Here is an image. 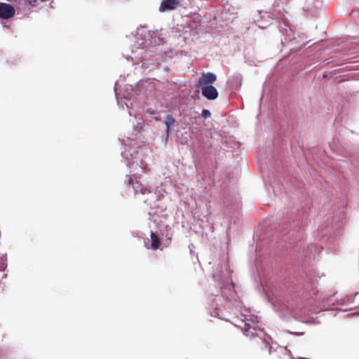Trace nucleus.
Listing matches in <instances>:
<instances>
[{
    "instance_id": "f257e3e1",
    "label": "nucleus",
    "mask_w": 359,
    "mask_h": 359,
    "mask_svg": "<svg viewBox=\"0 0 359 359\" xmlns=\"http://www.w3.org/2000/svg\"><path fill=\"white\" fill-rule=\"evenodd\" d=\"M252 320L245 317L244 320H241V323L236 324L243 330L247 337H255L252 341V347L256 357L259 359H264L271 354V346L264 338L258 336L256 325H252Z\"/></svg>"
},
{
    "instance_id": "f03ea898",
    "label": "nucleus",
    "mask_w": 359,
    "mask_h": 359,
    "mask_svg": "<svg viewBox=\"0 0 359 359\" xmlns=\"http://www.w3.org/2000/svg\"><path fill=\"white\" fill-rule=\"evenodd\" d=\"M217 80V76L212 72L204 73L199 78L196 87L201 88L211 86Z\"/></svg>"
},
{
    "instance_id": "7ed1b4c3",
    "label": "nucleus",
    "mask_w": 359,
    "mask_h": 359,
    "mask_svg": "<svg viewBox=\"0 0 359 359\" xmlns=\"http://www.w3.org/2000/svg\"><path fill=\"white\" fill-rule=\"evenodd\" d=\"M15 9L13 6L6 3H0V18L10 19L15 15Z\"/></svg>"
},
{
    "instance_id": "20e7f679",
    "label": "nucleus",
    "mask_w": 359,
    "mask_h": 359,
    "mask_svg": "<svg viewBox=\"0 0 359 359\" xmlns=\"http://www.w3.org/2000/svg\"><path fill=\"white\" fill-rule=\"evenodd\" d=\"M202 95L209 100H214L218 97V92L212 85L201 87Z\"/></svg>"
},
{
    "instance_id": "39448f33",
    "label": "nucleus",
    "mask_w": 359,
    "mask_h": 359,
    "mask_svg": "<svg viewBox=\"0 0 359 359\" xmlns=\"http://www.w3.org/2000/svg\"><path fill=\"white\" fill-rule=\"evenodd\" d=\"M179 3V0H163L161 4L159 11L161 12H164L166 11L174 10L178 6Z\"/></svg>"
},
{
    "instance_id": "423d86ee",
    "label": "nucleus",
    "mask_w": 359,
    "mask_h": 359,
    "mask_svg": "<svg viewBox=\"0 0 359 359\" xmlns=\"http://www.w3.org/2000/svg\"><path fill=\"white\" fill-rule=\"evenodd\" d=\"M150 237H151V249H152L153 250H157L158 249L162 250V248H161V241H160L158 236L157 234H156L155 233L151 232Z\"/></svg>"
},
{
    "instance_id": "0eeeda50",
    "label": "nucleus",
    "mask_w": 359,
    "mask_h": 359,
    "mask_svg": "<svg viewBox=\"0 0 359 359\" xmlns=\"http://www.w3.org/2000/svg\"><path fill=\"white\" fill-rule=\"evenodd\" d=\"M175 119L172 117V115L168 114L165 117V123L166 125V132L168 134L170 130V128L175 124Z\"/></svg>"
},
{
    "instance_id": "6e6552de",
    "label": "nucleus",
    "mask_w": 359,
    "mask_h": 359,
    "mask_svg": "<svg viewBox=\"0 0 359 359\" xmlns=\"http://www.w3.org/2000/svg\"><path fill=\"white\" fill-rule=\"evenodd\" d=\"M140 192L142 194L144 195V194H149V193H151V189H149V188H148V187H142V188L140 189Z\"/></svg>"
},
{
    "instance_id": "1a4fd4ad",
    "label": "nucleus",
    "mask_w": 359,
    "mask_h": 359,
    "mask_svg": "<svg viewBox=\"0 0 359 359\" xmlns=\"http://www.w3.org/2000/svg\"><path fill=\"white\" fill-rule=\"evenodd\" d=\"M201 115L203 118H207L210 116L211 113L208 109H203L202 111Z\"/></svg>"
},
{
    "instance_id": "9d476101",
    "label": "nucleus",
    "mask_w": 359,
    "mask_h": 359,
    "mask_svg": "<svg viewBox=\"0 0 359 359\" xmlns=\"http://www.w3.org/2000/svg\"><path fill=\"white\" fill-rule=\"evenodd\" d=\"M126 178H127V181H128V184L130 185V184H133V179H132L130 175H127Z\"/></svg>"
},
{
    "instance_id": "9b49d317",
    "label": "nucleus",
    "mask_w": 359,
    "mask_h": 359,
    "mask_svg": "<svg viewBox=\"0 0 359 359\" xmlns=\"http://www.w3.org/2000/svg\"><path fill=\"white\" fill-rule=\"evenodd\" d=\"M133 189H134L135 194H137V190L136 187H135V185H133Z\"/></svg>"
},
{
    "instance_id": "f8f14e48",
    "label": "nucleus",
    "mask_w": 359,
    "mask_h": 359,
    "mask_svg": "<svg viewBox=\"0 0 359 359\" xmlns=\"http://www.w3.org/2000/svg\"><path fill=\"white\" fill-rule=\"evenodd\" d=\"M283 355L286 357H289L288 354L287 353H283Z\"/></svg>"
},
{
    "instance_id": "ddd939ff",
    "label": "nucleus",
    "mask_w": 359,
    "mask_h": 359,
    "mask_svg": "<svg viewBox=\"0 0 359 359\" xmlns=\"http://www.w3.org/2000/svg\"><path fill=\"white\" fill-rule=\"evenodd\" d=\"M168 240L169 241V243L171 242V238H168Z\"/></svg>"
}]
</instances>
